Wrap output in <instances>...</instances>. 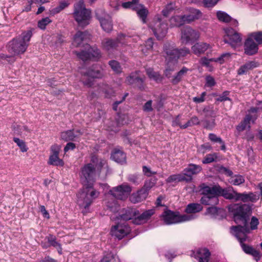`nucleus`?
I'll list each match as a JSON object with an SVG mask.
<instances>
[{"label": "nucleus", "mask_w": 262, "mask_h": 262, "mask_svg": "<svg viewBox=\"0 0 262 262\" xmlns=\"http://www.w3.org/2000/svg\"><path fill=\"white\" fill-rule=\"evenodd\" d=\"M99 192L94 188L92 185L83 186L77 194V203L83 214L88 212L94 200L97 198Z\"/></svg>", "instance_id": "f257e3e1"}, {"label": "nucleus", "mask_w": 262, "mask_h": 262, "mask_svg": "<svg viewBox=\"0 0 262 262\" xmlns=\"http://www.w3.org/2000/svg\"><path fill=\"white\" fill-rule=\"evenodd\" d=\"M259 223L258 219L255 216H252L250 222L249 219L246 220V223H243L242 225L231 226L230 232L238 241H246L247 238V234L251 233V231L257 229Z\"/></svg>", "instance_id": "f03ea898"}, {"label": "nucleus", "mask_w": 262, "mask_h": 262, "mask_svg": "<svg viewBox=\"0 0 262 262\" xmlns=\"http://www.w3.org/2000/svg\"><path fill=\"white\" fill-rule=\"evenodd\" d=\"M32 36V31L28 30L22 33L19 37L12 39L9 43V52L13 55L24 53L29 46Z\"/></svg>", "instance_id": "7ed1b4c3"}, {"label": "nucleus", "mask_w": 262, "mask_h": 262, "mask_svg": "<svg viewBox=\"0 0 262 262\" xmlns=\"http://www.w3.org/2000/svg\"><path fill=\"white\" fill-rule=\"evenodd\" d=\"M229 210L233 214L234 221L237 225L246 223L251 213V207L247 204H233L229 207Z\"/></svg>", "instance_id": "20e7f679"}, {"label": "nucleus", "mask_w": 262, "mask_h": 262, "mask_svg": "<svg viewBox=\"0 0 262 262\" xmlns=\"http://www.w3.org/2000/svg\"><path fill=\"white\" fill-rule=\"evenodd\" d=\"M219 189L217 186L210 187L205 184L200 185V191L203 195L201 202L205 205L215 206L219 203L217 192Z\"/></svg>", "instance_id": "39448f33"}, {"label": "nucleus", "mask_w": 262, "mask_h": 262, "mask_svg": "<svg viewBox=\"0 0 262 262\" xmlns=\"http://www.w3.org/2000/svg\"><path fill=\"white\" fill-rule=\"evenodd\" d=\"M73 16L80 27H84L90 24L91 11L85 8L83 1H80L74 5Z\"/></svg>", "instance_id": "423d86ee"}, {"label": "nucleus", "mask_w": 262, "mask_h": 262, "mask_svg": "<svg viewBox=\"0 0 262 262\" xmlns=\"http://www.w3.org/2000/svg\"><path fill=\"white\" fill-rule=\"evenodd\" d=\"M161 216L166 225L189 221L195 217L192 214L181 215L179 212H173L170 210L164 211Z\"/></svg>", "instance_id": "0eeeda50"}, {"label": "nucleus", "mask_w": 262, "mask_h": 262, "mask_svg": "<svg viewBox=\"0 0 262 262\" xmlns=\"http://www.w3.org/2000/svg\"><path fill=\"white\" fill-rule=\"evenodd\" d=\"M99 177L91 164H85L81 169V181L83 186L89 185L93 186V182Z\"/></svg>", "instance_id": "6e6552de"}, {"label": "nucleus", "mask_w": 262, "mask_h": 262, "mask_svg": "<svg viewBox=\"0 0 262 262\" xmlns=\"http://www.w3.org/2000/svg\"><path fill=\"white\" fill-rule=\"evenodd\" d=\"M132 191V187L127 183L114 187L111 189L107 194L108 198H114L121 200L126 199Z\"/></svg>", "instance_id": "1a4fd4ad"}, {"label": "nucleus", "mask_w": 262, "mask_h": 262, "mask_svg": "<svg viewBox=\"0 0 262 262\" xmlns=\"http://www.w3.org/2000/svg\"><path fill=\"white\" fill-rule=\"evenodd\" d=\"M150 27L158 40L162 39L167 33V24L159 17L154 19L151 23Z\"/></svg>", "instance_id": "9d476101"}, {"label": "nucleus", "mask_w": 262, "mask_h": 262, "mask_svg": "<svg viewBox=\"0 0 262 262\" xmlns=\"http://www.w3.org/2000/svg\"><path fill=\"white\" fill-rule=\"evenodd\" d=\"M96 17L99 20L102 29L106 32H110L113 29L111 17L102 9L96 11Z\"/></svg>", "instance_id": "9b49d317"}, {"label": "nucleus", "mask_w": 262, "mask_h": 262, "mask_svg": "<svg viewBox=\"0 0 262 262\" xmlns=\"http://www.w3.org/2000/svg\"><path fill=\"white\" fill-rule=\"evenodd\" d=\"M77 57L82 61L97 60L101 57L100 50L96 47H90L87 51H82L80 52H75Z\"/></svg>", "instance_id": "f8f14e48"}, {"label": "nucleus", "mask_w": 262, "mask_h": 262, "mask_svg": "<svg viewBox=\"0 0 262 262\" xmlns=\"http://www.w3.org/2000/svg\"><path fill=\"white\" fill-rule=\"evenodd\" d=\"M224 30L226 33L224 38L225 43H229L233 48L240 45L242 41L240 34L231 28H227Z\"/></svg>", "instance_id": "ddd939ff"}, {"label": "nucleus", "mask_w": 262, "mask_h": 262, "mask_svg": "<svg viewBox=\"0 0 262 262\" xmlns=\"http://www.w3.org/2000/svg\"><path fill=\"white\" fill-rule=\"evenodd\" d=\"M199 33L190 27H186L181 31V42L184 44L192 43L199 39Z\"/></svg>", "instance_id": "4468645a"}, {"label": "nucleus", "mask_w": 262, "mask_h": 262, "mask_svg": "<svg viewBox=\"0 0 262 262\" xmlns=\"http://www.w3.org/2000/svg\"><path fill=\"white\" fill-rule=\"evenodd\" d=\"M130 231V227L126 223H118L112 227L111 231L113 236L120 240L129 234Z\"/></svg>", "instance_id": "2eb2a0df"}, {"label": "nucleus", "mask_w": 262, "mask_h": 262, "mask_svg": "<svg viewBox=\"0 0 262 262\" xmlns=\"http://www.w3.org/2000/svg\"><path fill=\"white\" fill-rule=\"evenodd\" d=\"M89 164H91V166H94V169L99 176L102 169L108 167L106 160L105 159L94 154L91 156Z\"/></svg>", "instance_id": "dca6fc26"}, {"label": "nucleus", "mask_w": 262, "mask_h": 262, "mask_svg": "<svg viewBox=\"0 0 262 262\" xmlns=\"http://www.w3.org/2000/svg\"><path fill=\"white\" fill-rule=\"evenodd\" d=\"M230 57L229 53H225L222 54L218 58H212L208 59L206 57H203L200 60V63L204 67H207L209 71H211L213 70V67L210 64V62L214 61L223 63L225 60L228 59Z\"/></svg>", "instance_id": "f3484780"}, {"label": "nucleus", "mask_w": 262, "mask_h": 262, "mask_svg": "<svg viewBox=\"0 0 262 262\" xmlns=\"http://www.w3.org/2000/svg\"><path fill=\"white\" fill-rule=\"evenodd\" d=\"M258 44L254 41L252 37L249 35L244 43V52L248 55H253L257 53Z\"/></svg>", "instance_id": "a211bd4d"}, {"label": "nucleus", "mask_w": 262, "mask_h": 262, "mask_svg": "<svg viewBox=\"0 0 262 262\" xmlns=\"http://www.w3.org/2000/svg\"><path fill=\"white\" fill-rule=\"evenodd\" d=\"M139 214V211L136 209L127 208L123 209L119 215L117 216L118 220H121L123 221H128L130 220H134L135 217H136Z\"/></svg>", "instance_id": "6ab92c4d"}, {"label": "nucleus", "mask_w": 262, "mask_h": 262, "mask_svg": "<svg viewBox=\"0 0 262 262\" xmlns=\"http://www.w3.org/2000/svg\"><path fill=\"white\" fill-rule=\"evenodd\" d=\"M164 51L166 54V58L169 60L177 61L179 59L178 49L175 48L169 43H166L164 46Z\"/></svg>", "instance_id": "aec40b11"}, {"label": "nucleus", "mask_w": 262, "mask_h": 262, "mask_svg": "<svg viewBox=\"0 0 262 262\" xmlns=\"http://www.w3.org/2000/svg\"><path fill=\"white\" fill-rule=\"evenodd\" d=\"M81 73L92 78H100L103 76L102 70L97 64L93 65L85 72L81 71Z\"/></svg>", "instance_id": "412c9836"}, {"label": "nucleus", "mask_w": 262, "mask_h": 262, "mask_svg": "<svg viewBox=\"0 0 262 262\" xmlns=\"http://www.w3.org/2000/svg\"><path fill=\"white\" fill-rule=\"evenodd\" d=\"M155 212V210L153 209L146 210L141 215L136 216V217H135L133 222L136 225L143 224L149 220L151 216L154 214Z\"/></svg>", "instance_id": "4be33fe9"}, {"label": "nucleus", "mask_w": 262, "mask_h": 262, "mask_svg": "<svg viewBox=\"0 0 262 262\" xmlns=\"http://www.w3.org/2000/svg\"><path fill=\"white\" fill-rule=\"evenodd\" d=\"M202 170V168L200 165L194 164H190L183 170L185 174L188 177V181H191L193 175L197 174Z\"/></svg>", "instance_id": "5701e85b"}, {"label": "nucleus", "mask_w": 262, "mask_h": 262, "mask_svg": "<svg viewBox=\"0 0 262 262\" xmlns=\"http://www.w3.org/2000/svg\"><path fill=\"white\" fill-rule=\"evenodd\" d=\"M235 201H241L244 203L255 202L258 199V196L253 192L238 193L236 192Z\"/></svg>", "instance_id": "b1692460"}, {"label": "nucleus", "mask_w": 262, "mask_h": 262, "mask_svg": "<svg viewBox=\"0 0 262 262\" xmlns=\"http://www.w3.org/2000/svg\"><path fill=\"white\" fill-rule=\"evenodd\" d=\"M147 195L146 191L141 188L136 192L133 193L129 196V200L134 204L137 203L144 200Z\"/></svg>", "instance_id": "393cba45"}, {"label": "nucleus", "mask_w": 262, "mask_h": 262, "mask_svg": "<svg viewBox=\"0 0 262 262\" xmlns=\"http://www.w3.org/2000/svg\"><path fill=\"white\" fill-rule=\"evenodd\" d=\"M210 48V46L209 44L203 42H199L192 46L191 50L195 55L200 56L204 54Z\"/></svg>", "instance_id": "a878e982"}, {"label": "nucleus", "mask_w": 262, "mask_h": 262, "mask_svg": "<svg viewBox=\"0 0 262 262\" xmlns=\"http://www.w3.org/2000/svg\"><path fill=\"white\" fill-rule=\"evenodd\" d=\"M101 43L103 49L108 53L116 50L118 47L116 40L112 38H105L102 41Z\"/></svg>", "instance_id": "bb28decb"}, {"label": "nucleus", "mask_w": 262, "mask_h": 262, "mask_svg": "<svg viewBox=\"0 0 262 262\" xmlns=\"http://www.w3.org/2000/svg\"><path fill=\"white\" fill-rule=\"evenodd\" d=\"M90 35L87 31H78L73 38V44L76 47L80 46L83 41L90 39Z\"/></svg>", "instance_id": "cd10ccee"}, {"label": "nucleus", "mask_w": 262, "mask_h": 262, "mask_svg": "<svg viewBox=\"0 0 262 262\" xmlns=\"http://www.w3.org/2000/svg\"><path fill=\"white\" fill-rule=\"evenodd\" d=\"M245 241H243L242 242L239 241L244 251L247 254L252 255L256 260L258 261L259 260L261 255L260 252L252 247L244 244V242Z\"/></svg>", "instance_id": "c85d7f7f"}, {"label": "nucleus", "mask_w": 262, "mask_h": 262, "mask_svg": "<svg viewBox=\"0 0 262 262\" xmlns=\"http://www.w3.org/2000/svg\"><path fill=\"white\" fill-rule=\"evenodd\" d=\"M210 256V253L207 249H200L198 250L195 254V258L199 262H208Z\"/></svg>", "instance_id": "c756f323"}, {"label": "nucleus", "mask_w": 262, "mask_h": 262, "mask_svg": "<svg viewBox=\"0 0 262 262\" xmlns=\"http://www.w3.org/2000/svg\"><path fill=\"white\" fill-rule=\"evenodd\" d=\"M258 63L255 61H250L241 66L237 71L238 75L247 73L249 70L258 67Z\"/></svg>", "instance_id": "7c9ffc66"}, {"label": "nucleus", "mask_w": 262, "mask_h": 262, "mask_svg": "<svg viewBox=\"0 0 262 262\" xmlns=\"http://www.w3.org/2000/svg\"><path fill=\"white\" fill-rule=\"evenodd\" d=\"M111 158L115 162L119 163H123L126 161V155L119 149H115L112 154Z\"/></svg>", "instance_id": "2f4dec72"}, {"label": "nucleus", "mask_w": 262, "mask_h": 262, "mask_svg": "<svg viewBox=\"0 0 262 262\" xmlns=\"http://www.w3.org/2000/svg\"><path fill=\"white\" fill-rule=\"evenodd\" d=\"M78 137L74 129L68 130L61 133L60 139L64 141H73Z\"/></svg>", "instance_id": "473e14b6"}, {"label": "nucleus", "mask_w": 262, "mask_h": 262, "mask_svg": "<svg viewBox=\"0 0 262 262\" xmlns=\"http://www.w3.org/2000/svg\"><path fill=\"white\" fill-rule=\"evenodd\" d=\"M217 188L219 189L217 195H221L226 199L233 200L234 201H235L236 196L235 195L236 194V191H233L232 192H230L226 189L221 188L220 187H217Z\"/></svg>", "instance_id": "72a5a7b5"}, {"label": "nucleus", "mask_w": 262, "mask_h": 262, "mask_svg": "<svg viewBox=\"0 0 262 262\" xmlns=\"http://www.w3.org/2000/svg\"><path fill=\"white\" fill-rule=\"evenodd\" d=\"M48 242L50 244V246H52L57 249L59 254H62V248L60 243L56 241V238L55 236L49 234L46 237Z\"/></svg>", "instance_id": "f704fd0d"}, {"label": "nucleus", "mask_w": 262, "mask_h": 262, "mask_svg": "<svg viewBox=\"0 0 262 262\" xmlns=\"http://www.w3.org/2000/svg\"><path fill=\"white\" fill-rule=\"evenodd\" d=\"M203 209L202 206L198 203H191L188 204L186 209L185 212L188 214L195 213L201 211Z\"/></svg>", "instance_id": "c9c22d12"}, {"label": "nucleus", "mask_w": 262, "mask_h": 262, "mask_svg": "<svg viewBox=\"0 0 262 262\" xmlns=\"http://www.w3.org/2000/svg\"><path fill=\"white\" fill-rule=\"evenodd\" d=\"M135 11L137 12L138 16L142 19L143 23H146V18L148 14V10L141 4H138Z\"/></svg>", "instance_id": "e433bc0d"}, {"label": "nucleus", "mask_w": 262, "mask_h": 262, "mask_svg": "<svg viewBox=\"0 0 262 262\" xmlns=\"http://www.w3.org/2000/svg\"><path fill=\"white\" fill-rule=\"evenodd\" d=\"M252 117L251 115H247L245 118L244 120L241 122V123L238 125L236 127V129L238 132H242L246 129L247 127L250 128V121L251 120Z\"/></svg>", "instance_id": "4c0bfd02"}, {"label": "nucleus", "mask_w": 262, "mask_h": 262, "mask_svg": "<svg viewBox=\"0 0 262 262\" xmlns=\"http://www.w3.org/2000/svg\"><path fill=\"white\" fill-rule=\"evenodd\" d=\"M58 155L52 154L50 156L48 163L54 166H62L64 165V162L61 159H59Z\"/></svg>", "instance_id": "58836bf2"}, {"label": "nucleus", "mask_w": 262, "mask_h": 262, "mask_svg": "<svg viewBox=\"0 0 262 262\" xmlns=\"http://www.w3.org/2000/svg\"><path fill=\"white\" fill-rule=\"evenodd\" d=\"M126 80L127 82H143L144 81L141 76L140 72L139 71H136L130 73V74L126 77Z\"/></svg>", "instance_id": "ea45409f"}, {"label": "nucleus", "mask_w": 262, "mask_h": 262, "mask_svg": "<svg viewBox=\"0 0 262 262\" xmlns=\"http://www.w3.org/2000/svg\"><path fill=\"white\" fill-rule=\"evenodd\" d=\"M195 15H192L190 13L188 15H184L183 18L185 23H190L195 19L200 18L202 16V13L200 11H194Z\"/></svg>", "instance_id": "a19ab883"}, {"label": "nucleus", "mask_w": 262, "mask_h": 262, "mask_svg": "<svg viewBox=\"0 0 262 262\" xmlns=\"http://www.w3.org/2000/svg\"><path fill=\"white\" fill-rule=\"evenodd\" d=\"M130 36L123 33H120L118 35L116 40L117 41L118 45L119 44H121L122 45H126L130 42Z\"/></svg>", "instance_id": "79ce46f5"}, {"label": "nucleus", "mask_w": 262, "mask_h": 262, "mask_svg": "<svg viewBox=\"0 0 262 262\" xmlns=\"http://www.w3.org/2000/svg\"><path fill=\"white\" fill-rule=\"evenodd\" d=\"M157 181V179L156 177H152L150 179L145 181L144 185L142 189L146 190V192L148 193L149 190L155 185Z\"/></svg>", "instance_id": "37998d69"}, {"label": "nucleus", "mask_w": 262, "mask_h": 262, "mask_svg": "<svg viewBox=\"0 0 262 262\" xmlns=\"http://www.w3.org/2000/svg\"><path fill=\"white\" fill-rule=\"evenodd\" d=\"M146 73L151 80L154 81L161 80V75L157 72L154 71L151 68H148L146 70Z\"/></svg>", "instance_id": "c03bdc74"}, {"label": "nucleus", "mask_w": 262, "mask_h": 262, "mask_svg": "<svg viewBox=\"0 0 262 262\" xmlns=\"http://www.w3.org/2000/svg\"><path fill=\"white\" fill-rule=\"evenodd\" d=\"M172 25L176 27H180L185 24L183 15H177L170 19Z\"/></svg>", "instance_id": "a18cd8bd"}, {"label": "nucleus", "mask_w": 262, "mask_h": 262, "mask_svg": "<svg viewBox=\"0 0 262 262\" xmlns=\"http://www.w3.org/2000/svg\"><path fill=\"white\" fill-rule=\"evenodd\" d=\"M200 121L198 117L193 116L190 120H189L185 124L181 126V128L185 129L189 126L196 125L200 124Z\"/></svg>", "instance_id": "49530a36"}, {"label": "nucleus", "mask_w": 262, "mask_h": 262, "mask_svg": "<svg viewBox=\"0 0 262 262\" xmlns=\"http://www.w3.org/2000/svg\"><path fill=\"white\" fill-rule=\"evenodd\" d=\"M216 16L219 20L228 23L231 21V17L226 13L219 11L216 13Z\"/></svg>", "instance_id": "de8ad7c7"}, {"label": "nucleus", "mask_w": 262, "mask_h": 262, "mask_svg": "<svg viewBox=\"0 0 262 262\" xmlns=\"http://www.w3.org/2000/svg\"><path fill=\"white\" fill-rule=\"evenodd\" d=\"M139 4V0H132V1H129L122 3V6L125 9H131L133 10H135Z\"/></svg>", "instance_id": "09e8293b"}, {"label": "nucleus", "mask_w": 262, "mask_h": 262, "mask_svg": "<svg viewBox=\"0 0 262 262\" xmlns=\"http://www.w3.org/2000/svg\"><path fill=\"white\" fill-rule=\"evenodd\" d=\"M101 262H119L118 257L112 253H107L101 260Z\"/></svg>", "instance_id": "8fccbe9b"}, {"label": "nucleus", "mask_w": 262, "mask_h": 262, "mask_svg": "<svg viewBox=\"0 0 262 262\" xmlns=\"http://www.w3.org/2000/svg\"><path fill=\"white\" fill-rule=\"evenodd\" d=\"M245 182L244 177L241 175H236L230 178V182L234 185H239Z\"/></svg>", "instance_id": "3c124183"}, {"label": "nucleus", "mask_w": 262, "mask_h": 262, "mask_svg": "<svg viewBox=\"0 0 262 262\" xmlns=\"http://www.w3.org/2000/svg\"><path fill=\"white\" fill-rule=\"evenodd\" d=\"M108 63L112 69L116 73H119L121 72L122 68L120 63L117 61L115 60H111L109 61Z\"/></svg>", "instance_id": "603ef678"}, {"label": "nucleus", "mask_w": 262, "mask_h": 262, "mask_svg": "<svg viewBox=\"0 0 262 262\" xmlns=\"http://www.w3.org/2000/svg\"><path fill=\"white\" fill-rule=\"evenodd\" d=\"M69 5V3L66 1H62L60 2L59 5L56 8L53 9L51 11V12L55 14L60 12L65 8L67 7Z\"/></svg>", "instance_id": "864d4df0"}, {"label": "nucleus", "mask_w": 262, "mask_h": 262, "mask_svg": "<svg viewBox=\"0 0 262 262\" xmlns=\"http://www.w3.org/2000/svg\"><path fill=\"white\" fill-rule=\"evenodd\" d=\"M127 180L130 183L136 185L139 184L142 181V179L140 178V176L136 174H129L128 176Z\"/></svg>", "instance_id": "5fc2aeb1"}, {"label": "nucleus", "mask_w": 262, "mask_h": 262, "mask_svg": "<svg viewBox=\"0 0 262 262\" xmlns=\"http://www.w3.org/2000/svg\"><path fill=\"white\" fill-rule=\"evenodd\" d=\"M13 141L15 143H16L22 152H24L27 151L28 148L26 146L25 142L23 140H20L18 138L14 137L13 138Z\"/></svg>", "instance_id": "6e6d98bb"}, {"label": "nucleus", "mask_w": 262, "mask_h": 262, "mask_svg": "<svg viewBox=\"0 0 262 262\" xmlns=\"http://www.w3.org/2000/svg\"><path fill=\"white\" fill-rule=\"evenodd\" d=\"M188 69L186 67H183L179 72L177 73L176 76L173 77V80L176 81H180L182 80V77L186 74Z\"/></svg>", "instance_id": "4d7b16f0"}, {"label": "nucleus", "mask_w": 262, "mask_h": 262, "mask_svg": "<svg viewBox=\"0 0 262 262\" xmlns=\"http://www.w3.org/2000/svg\"><path fill=\"white\" fill-rule=\"evenodd\" d=\"M217 158L216 153H213L212 154H208L204 158L202 162L203 164H208L213 162L216 161Z\"/></svg>", "instance_id": "13d9d810"}, {"label": "nucleus", "mask_w": 262, "mask_h": 262, "mask_svg": "<svg viewBox=\"0 0 262 262\" xmlns=\"http://www.w3.org/2000/svg\"><path fill=\"white\" fill-rule=\"evenodd\" d=\"M252 38L258 44H262V31H257L250 34Z\"/></svg>", "instance_id": "bf43d9fd"}, {"label": "nucleus", "mask_w": 262, "mask_h": 262, "mask_svg": "<svg viewBox=\"0 0 262 262\" xmlns=\"http://www.w3.org/2000/svg\"><path fill=\"white\" fill-rule=\"evenodd\" d=\"M51 20L48 17L42 18L41 20L38 21V27L40 29L44 30L46 29V26L51 23Z\"/></svg>", "instance_id": "052dcab7"}, {"label": "nucleus", "mask_w": 262, "mask_h": 262, "mask_svg": "<svg viewBox=\"0 0 262 262\" xmlns=\"http://www.w3.org/2000/svg\"><path fill=\"white\" fill-rule=\"evenodd\" d=\"M217 109H214L213 107L208 106L205 107L203 110V112L206 114V116L214 117L217 113Z\"/></svg>", "instance_id": "680f3d73"}, {"label": "nucleus", "mask_w": 262, "mask_h": 262, "mask_svg": "<svg viewBox=\"0 0 262 262\" xmlns=\"http://www.w3.org/2000/svg\"><path fill=\"white\" fill-rule=\"evenodd\" d=\"M178 52L179 58L180 57H186L187 55L191 54L190 50L186 47H184L181 49H178Z\"/></svg>", "instance_id": "e2e57ef3"}, {"label": "nucleus", "mask_w": 262, "mask_h": 262, "mask_svg": "<svg viewBox=\"0 0 262 262\" xmlns=\"http://www.w3.org/2000/svg\"><path fill=\"white\" fill-rule=\"evenodd\" d=\"M154 45V41L152 38H149L145 43V47L146 50L144 51V49H142L143 52H147V51L152 50Z\"/></svg>", "instance_id": "0e129e2a"}, {"label": "nucleus", "mask_w": 262, "mask_h": 262, "mask_svg": "<svg viewBox=\"0 0 262 262\" xmlns=\"http://www.w3.org/2000/svg\"><path fill=\"white\" fill-rule=\"evenodd\" d=\"M229 94V92H224L218 98L216 99L217 101H225L227 100L231 101V99L228 97Z\"/></svg>", "instance_id": "69168bd1"}, {"label": "nucleus", "mask_w": 262, "mask_h": 262, "mask_svg": "<svg viewBox=\"0 0 262 262\" xmlns=\"http://www.w3.org/2000/svg\"><path fill=\"white\" fill-rule=\"evenodd\" d=\"M221 210L220 208H217L214 206H211L209 207L207 209V213L210 214L213 216H215L217 214L219 211Z\"/></svg>", "instance_id": "338daca9"}, {"label": "nucleus", "mask_w": 262, "mask_h": 262, "mask_svg": "<svg viewBox=\"0 0 262 262\" xmlns=\"http://www.w3.org/2000/svg\"><path fill=\"white\" fill-rule=\"evenodd\" d=\"M143 172L144 175L148 177H151L153 174H155L157 173L156 171H152L150 168L146 166H143Z\"/></svg>", "instance_id": "774afa93"}]
</instances>
